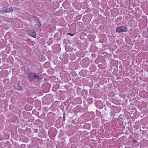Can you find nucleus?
I'll return each instance as SVG.
<instances>
[{"label": "nucleus", "mask_w": 148, "mask_h": 148, "mask_svg": "<svg viewBox=\"0 0 148 148\" xmlns=\"http://www.w3.org/2000/svg\"><path fill=\"white\" fill-rule=\"evenodd\" d=\"M55 115V113L51 112H50L48 114L47 116L48 117H49L50 118H54Z\"/></svg>", "instance_id": "obj_8"}, {"label": "nucleus", "mask_w": 148, "mask_h": 148, "mask_svg": "<svg viewBox=\"0 0 148 148\" xmlns=\"http://www.w3.org/2000/svg\"><path fill=\"white\" fill-rule=\"evenodd\" d=\"M87 125H88V126L90 127V124H88Z\"/></svg>", "instance_id": "obj_21"}, {"label": "nucleus", "mask_w": 148, "mask_h": 148, "mask_svg": "<svg viewBox=\"0 0 148 148\" xmlns=\"http://www.w3.org/2000/svg\"><path fill=\"white\" fill-rule=\"evenodd\" d=\"M13 11V9L12 8H7L6 12H12Z\"/></svg>", "instance_id": "obj_9"}, {"label": "nucleus", "mask_w": 148, "mask_h": 148, "mask_svg": "<svg viewBox=\"0 0 148 148\" xmlns=\"http://www.w3.org/2000/svg\"><path fill=\"white\" fill-rule=\"evenodd\" d=\"M28 79L30 82H39L42 80L41 75H38L35 73L30 72L27 75Z\"/></svg>", "instance_id": "obj_1"}, {"label": "nucleus", "mask_w": 148, "mask_h": 148, "mask_svg": "<svg viewBox=\"0 0 148 148\" xmlns=\"http://www.w3.org/2000/svg\"><path fill=\"white\" fill-rule=\"evenodd\" d=\"M38 132V130L37 129H35L34 130V132L35 133H36Z\"/></svg>", "instance_id": "obj_16"}, {"label": "nucleus", "mask_w": 148, "mask_h": 148, "mask_svg": "<svg viewBox=\"0 0 148 148\" xmlns=\"http://www.w3.org/2000/svg\"><path fill=\"white\" fill-rule=\"evenodd\" d=\"M132 141L134 142V143H135H135H138V142L137 141V140L135 139H134V140H132Z\"/></svg>", "instance_id": "obj_14"}, {"label": "nucleus", "mask_w": 148, "mask_h": 148, "mask_svg": "<svg viewBox=\"0 0 148 148\" xmlns=\"http://www.w3.org/2000/svg\"><path fill=\"white\" fill-rule=\"evenodd\" d=\"M132 120H129L128 121L127 124L128 125L131 126L132 125Z\"/></svg>", "instance_id": "obj_12"}, {"label": "nucleus", "mask_w": 148, "mask_h": 148, "mask_svg": "<svg viewBox=\"0 0 148 148\" xmlns=\"http://www.w3.org/2000/svg\"><path fill=\"white\" fill-rule=\"evenodd\" d=\"M27 33L29 35L36 38V35L35 32L34 31L32 30H30L27 31Z\"/></svg>", "instance_id": "obj_6"}, {"label": "nucleus", "mask_w": 148, "mask_h": 148, "mask_svg": "<svg viewBox=\"0 0 148 148\" xmlns=\"http://www.w3.org/2000/svg\"><path fill=\"white\" fill-rule=\"evenodd\" d=\"M127 31V27L124 25L117 27L116 29V32L118 33L121 32H126Z\"/></svg>", "instance_id": "obj_2"}, {"label": "nucleus", "mask_w": 148, "mask_h": 148, "mask_svg": "<svg viewBox=\"0 0 148 148\" xmlns=\"http://www.w3.org/2000/svg\"><path fill=\"white\" fill-rule=\"evenodd\" d=\"M14 87L17 90H23L20 84L17 83L14 85Z\"/></svg>", "instance_id": "obj_7"}, {"label": "nucleus", "mask_w": 148, "mask_h": 148, "mask_svg": "<svg viewBox=\"0 0 148 148\" xmlns=\"http://www.w3.org/2000/svg\"><path fill=\"white\" fill-rule=\"evenodd\" d=\"M14 106L12 105H10L9 106V108L11 110H14Z\"/></svg>", "instance_id": "obj_11"}, {"label": "nucleus", "mask_w": 148, "mask_h": 148, "mask_svg": "<svg viewBox=\"0 0 148 148\" xmlns=\"http://www.w3.org/2000/svg\"><path fill=\"white\" fill-rule=\"evenodd\" d=\"M7 11V8H3L2 9L1 12H6Z\"/></svg>", "instance_id": "obj_10"}, {"label": "nucleus", "mask_w": 148, "mask_h": 148, "mask_svg": "<svg viewBox=\"0 0 148 148\" xmlns=\"http://www.w3.org/2000/svg\"><path fill=\"white\" fill-rule=\"evenodd\" d=\"M65 114H64V113L63 116V120H64V121L65 120Z\"/></svg>", "instance_id": "obj_19"}, {"label": "nucleus", "mask_w": 148, "mask_h": 148, "mask_svg": "<svg viewBox=\"0 0 148 148\" xmlns=\"http://www.w3.org/2000/svg\"><path fill=\"white\" fill-rule=\"evenodd\" d=\"M96 106L99 109L102 108L103 107V104L101 101H96L95 103Z\"/></svg>", "instance_id": "obj_5"}, {"label": "nucleus", "mask_w": 148, "mask_h": 148, "mask_svg": "<svg viewBox=\"0 0 148 148\" xmlns=\"http://www.w3.org/2000/svg\"><path fill=\"white\" fill-rule=\"evenodd\" d=\"M137 112V111L135 112L134 113V115L135 116V114H136Z\"/></svg>", "instance_id": "obj_20"}, {"label": "nucleus", "mask_w": 148, "mask_h": 148, "mask_svg": "<svg viewBox=\"0 0 148 148\" xmlns=\"http://www.w3.org/2000/svg\"><path fill=\"white\" fill-rule=\"evenodd\" d=\"M122 19V17H120L119 18H118L117 19H116V22H118L121 21Z\"/></svg>", "instance_id": "obj_13"}, {"label": "nucleus", "mask_w": 148, "mask_h": 148, "mask_svg": "<svg viewBox=\"0 0 148 148\" xmlns=\"http://www.w3.org/2000/svg\"><path fill=\"white\" fill-rule=\"evenodd\" d=\"M2 140V139H0V140Z\"/></svg>", "instance_id": "obj_25"}, {"label": "nucleus", "mask_w": 148, "mask_h": 148, "mask_svg": "<svg viewBox=\"0 0 148 148\" xmlns=\"http://www.w3.org/2000/svg\"><path fill=\"white\" fill-rule=\"evenodd\" d=\"M48 64V63H47V62H46V63H45L44 64V67L45 68V66H46H46H47V64Z\"/></svg>", "instance_id": "obj_18"}, {"label": "nucleus", "mask_w": 148, "mask_h": 148, "mask_svg": "<svg viewBox=\"0 0 148 148\" xmlns=\"http://www.w3.org/2000/svg\"><path fill=\"white\" fill-rule=\"evenodd\" d=\"M67 34H69V35H70L71 36H73L74 35V34H71L70 33H68Z\"/></svg>", "instance_id": "obj_17"}, {"label": "nucleus", "mask_w": 148, "mask_h": 148, "mask_svg": "<svg viewBox=\"0 0 148 148\" xmlns=\"http://www.w3.org/2000/svg\"><path fill=\"white\" fill-rule=\"evenodd\" d=\"M1 97H4L5 95L4 94H3V93H1Z\"/></svg>", "instance_id": "obj_15"}, {"label": "nucleus", "mask_w": 148, "mask_h": 148, "mask_svg": "<svg viewBox=\"0 0 148 148\" xmlns=\"http://www.w3.org/2000/svg\"><path fill=\"white\" fill-rule=\"evenodd\" d=\"M37 64L36 65V66L37 65L38 66V68H37V73H36V74L37 75H42L40 74L42 73L43 72V70L42 67L41 65L39 63H37ZM42 77V76H41Z\"/></svg>", "instance_id": "obj_3"}, {"label": "nucleus", "mask_w": 148, "mask_h": 148, "mask_svg": "<svg viewBox=\"0 0 148 148\" xmlns=\"http://www.w3.org/2000/svg\"><path fill=\"white\" fill-rule=\"evenodd\" d=\"M88 148V147H86V148Z\"/></svg>", "instance_id": "obj_24"}, {"label": "nucleus", "mask_w": 148, "mask_h": 148, "mask_svg": "<svg viewBox=\"0 0 148 148\" xmlns=\"http://www.w3.org/2000/svg\"><path fill=\"white\" fill-rule=\"evenodd\" d=\"M17 27H19V26H16Z\"/></svg>", "instance_id": "obj_23"}, {"label": "nucleus", "mask_w": 148, "mask_h": 148, "mask_svg": "<svg viewBox=\"0 0 148 148\" xmlns=\"http://www.w3.org/2000/svg\"><path fill=\"white\" fill-rule=\"evenodd\" d=\"M55 130H56V132L57 131V130H56V129H55Z\"/></svg>", "instance_id": "obj_22"}, {"label": "nucleus", "mask_w": 148, "mask_h": 148, "mask_svg": "<svg viewBox=\"0 0 148 148\" xmlns=\"http://www.w3.org/2000/svg\"><path fill=\"white\" fill-rule=\"evenodd\" d=\"M32 18L34 19V21L36 23V25L38 27H40L42 26V25L41 24V22L38 17L34 16H33Z\"/></svg>", "instance_id": "obj_4"}]
</instances>
